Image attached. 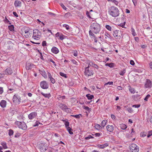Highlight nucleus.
I'll use <instances>...</instances> for the list:
<instances>
[{
    "label": "nucleus",
    "mask_w": 152,
    "mask_h": 152,
    "mask_svg": "<svg viewBox=\"0 0 152 152\" xmlns=\"http://www.w3.org/2000/svg\"><path fill=\"white\" fill-rule=\"evenodd\" d=\"M1 145L3 146V147L4 149H7V144L6 142H2Z\"/></svg>",
    "instance_id": "obj_36"
},
{
    "label": "nucleus",
    "mask_w": 152,
    "mask_h": 152,
    "mask_svg": "<svg viewBox=\"0 0 152 152\" xmlns=\"http://www.w3.org/2000/svg\"><path fill=\"white\" fill-rule=\"evenodd\" d=\"M64 124L66 128L69 127V123L68 121H65V122L64 123Z\"/></svg>",
    "instance_id": "obj_44"
},
{
    "label": "nucleus",
    "mask_w": 152,
    "mask_h": 152,
    "mask_svg": "<svg viewBox=\"0 0 152 152\" xmlns=\"http://www.w3.org/2000/svg\"><path fill=\"white\" fill-rule=\"evenodd\" d=\"M114 37L116 39H120L122 37V34L120 31L118 30H115L113 31V34Z\"/></svg>",
    "instance_id": "obj_9"
},
{
    "label": "nucleus",
    "mask_w": 152,
    "mask_h": 152,
    "mask_svg": "<svg viewBox=\"0 0 152 152\" xmlns=\"http://www.w3.org/2000/svg\"><path fill=\"white\" fill-rule=\"evenodd\" d=\"M83 108L84 109H85L86 110L88 111L89 112H90L91 111V109L89 108L88 107L86 106H83Z\"/></svg>",
    "instance_id": "obj_29"
},
{
    "label": "nucleus",
    "mask_w": 152,
    "mask_h": 152,
    "mask_svg": "<svg viewBox=\"0 0 152 152\" xmlns=\"http://www.w3.org/2000/svg\"><path fill=\"white\" fill-rule=\"evenodd\" d=\"M15 124L20 129L25 130L27 129V126L25 123L23 122L15 121Z\"/></svg>",
    "instance_id": "obj_3"
},
{
    "label": "nucleus",
    "mask_w": 152,
    "mask_h": 152,
    "mask_svg": "<svg viewBox=\"0 0 152 152\" xmlns=\"http://www.w3.org/2000/svg\"><path fill=\"white\" fill-rule=\"evenodd\" d=\"M8 28L11 31H13L14 30V26L13 25H11L10 26H9Z\"/></svg>",
    "instance_id": "obj_38"
},
{
    "label": "nucleus",
    "mask_w": 152,
    "mask_h": 152,
    "mask_svg": "<svg viewBox=\"0 0 152 152\" xmlns=\"http://www.w3.org/2000/svg\"><path fill=\"white\" fill-rule=\"evenodd\" d=\"M50 81H51V82L53 83L54 84L55 82V80L54 78H53V77L50 79Z\"/></svg>",
    "instance_id": "obj_53"
},
{
    "label": "nucleus",
    "mask_w": 152,
    "mask_h": 152,
    "mask_svg": "<svg viewBox=\"0 0 152 152\" xmlns=\"http://www.w3.org/2000/svg\"><path fill=\"white\" fill-rule=\"evenodd\" d=\"M129 90L130 92L132 94H134L135 92V90L134 88H132L130 86H128Z\"/></svg>",
    "instance_id": "obj_25"
},
{
    "label": "nucleus",
    "mask_w": 152,
    "mask_h": 152,
    "mask_svg": "<svg viewBox=\"0 0 152 152\" xmlns=\"http://www.w3.org/2000/svg\"><path fill=\"white\" fill-rule=\"evenodd\" d=\"M94 137L91 135H89L88 137H85V139L86 140H89L91 138H93Z\"/></svg>",
    "instance_id": "obj_40"
},
{
    "label": "nucleus",
    "mask_w": 152,
    "mask_h": 152,
    "mask_svg": "<svg viewBox=\"0 0 152 152\" xmlns=\"http://www.w3.org/2000/svg\"><path fill=\"white\" fill-rule=\"evenodd\" d=\"M109 15L112 17H115L119 15V11L118 8L115 7H110L108 10Z\"/></svg>",
    "instance_id": "obj_2"
},
{
    "label": "nucleus",
    "mask_w": 152,
    "mask_h": 152,
    "mask_svg": "<svg viewBox=\"0 0 152 152\" xmlns=\"http://www.w3.org/2000/svg\"><path fill=\"white\" fill-rule=\"evenodd\" d=\"M13 132H14L13 131L12 129H10L9 130V133H8L9 135L10 136L12 135L13 134Z\"/></svg>",
    "instance_id": "obj_37"
},
{
    "label": "nucleus",
    "mask_w": 152,
    "mask_h": 152,
    "mask_svg": "<svg viewBox=\"0 0 152 152\" xmlns=\"http://www.w3.org/2000/svg\"><path fill=\"white\" fill-rule=\"evenodd\" d=\"M126 110H127L130 113H132L133 112V110L132 109L131 107H128L126 109Z\"/></svg>",
    "instance_id": "obj_34"
},
{
    "label": "nucleus",
    "mask_w": 152,
    "mask_h": 152,
    "mask_svg": "<svg viewBox=\"0 0 152 152\" xmlns=\"http://www.w3.org/2000/svg\"><path fill=\"white\" fill-rule=\"evenodd\" d=\"M105 27L106 29H107L109 31H111L112 30V28L109 25H106Z\"/></svg>",
    "instance_id": "obj_32"
},
{
    "label": "nucleus",
    "mask_w": 152,
    "mask_h": 152,
    "mask_svg": "<svg viewBox=\"0 0 152 152\" xmlns=\"http://www.w3.org/2000/svg\"><path fill=\"white\" fill-rule=\"evenodd\" d=\"M41 34L40 31L38 29H35L33 30V37L34 39H39Z\"/></svg>",
    "instance_id": "obj_6"
},
{
    "label": "nucleus",
    "mask_w": 152,
    "mask_h": 152,
    "mask_svg": "<svg viewBox=\"0 0 152 152\" xmlns=\"http://www.w3.org/2000/svg\"><path fill=\"white\" fill-rule=\"evenodd\" d=\"M6 105V102L4 100H2L0 103V105L3 108L5 107Z\"/></svg>",
    "instance_id": "obj_21"
},
{
    "label": "nucleus",
    "mask_w": 152,
    "mask_h": 152,
    "mask_svg": "<svg viewBox=\"0 0 152 152\" xmlns=\"http://www.w3.org/2000/svg\"><path fill=\"white\" fill-rule=\"evenodd\" d=\"M48 76L50 79L52 77L50 73L49 72L48 73Z\"/></svg>",
    "instance_id": "obj_58"
},
{
    "label": "nucleus",
    "mask_w": 152,
    "mask_h": 152,
    "mask_svg": "<svg viewBox=\"0 0 152 152\" xmlns=\"http://www.w3.org/2000/svg\"><path fill=\"white\" fill-rule=\"evenodd\" d=\"M107 121L106 120H103L101 123V125L103 127H104L106 124Z\"/></svg>",
    "instance_id": "obj_30"
},
{
    "label": "nucleus",
    "mask_w": 152,
    "mask_h": 152,
    "mask_svg": "<svg viewBox=\"0 0 152 152\" xmlns=\"http://www.w3.org/2000/svg\"><path fill=\"white\" fill-rule=\"evenodd\" d=\"M152 135V130L149 131L148 132V134L147 135V137H149Z\"/></svg>",
    "instance_id": "obj_49"
},
{
    "label": "nucleus",
    "mask_w": 152,
    "mask_h": 152,
    "mask_svg": "<svg viewBox=\"0 0 152 152\" xmlns=\"http://www.w3.org/2000/svg\"><path fill=\"white\" fill-rule=\"evenodd\" d=\"M37 113L35 112H32L28 115V117L29 119L32 120L37 116Z\"/></svg>",
    "instance_id": "obj_13"
},
{
    "label": "nucleus",
    "mask_w": 152,
    "mask_h": 152,
    "mask_svg": "<svg viewBox=\"0 0 152 152\" xmlns=\"http://www.w3.org/2000/svg\"><path fill=\"white\" fill-rule=\"evenodd\" d=\"M22 32L23 33H25L26 34L24 36L26 38L31 36V31L30 30L29 28H25L22 30Z\"/></svg>",
    "instance_id": "obj_5"
},
{
    "label": "nucleus",
    "mask_w": 152,
    "mask_h": 152,
    "mask_svg": "<svg viewBox=\"0 0 152 152\" xmlns=\"http://www.w3.org/2000/svg\"><path fill=\"white\" fill-rule=\"evenodd\" d=\"M48 14L51 16H55L56 15V14L50 12H48Z\"/></svg>",
    "instance_id": "obj_55"
},
{
    "label": "nucleus",
    "mask_w": 152,
    "mask_h": 152,
    "mask_svg": "<svg viewBox=\"0 0 152 152\" xmlns=\"http://www.w3.org/2000/svg\"><path fill=\"white\" fill-rule=\"evenodd\" d=\"M3 92V90L2 87H0V94H2Z\"/></svg>",
    "instance_id": "obj_62"
},
{
    "label": "nucleus",
    "mask_w": 152,
    "mask_h": 152,
    "mask_svg": "<svg viewBox=\"0 0 152 152\" xmlns=\"http://www.w3.org/2000/svg\"><path fill=\"white\" fill-rule=\"evenodd\" d=\"M106 66H108L110 67H112L113 66V63H110V64L107 63L106 64Z\"/></svg>",
    "instance_id": "obj_41"
},
{
    "label": "nucleus",
    "mask_w": 152,
    "mask_h": 152,
    "mask_svg": "<svg viewBox=\"0 0 152 152\" xmlns=\"http://www.w3.org/2000/svg\"><path fill=\"white\" fill-rule=\"evenodd\" d=\"M125 22H124V23H121L120 24L119 26H120L121 27L123 28H125V27H124L125 25Z\"/></svg>",
    "instance_id": "obj_51"
},
{
    "label": "nucleus",
    "mask_w": 152,
    "mask_h": 152,
    "mask_svg": "<svg viewBox=\"0 0 152 152\" xmlns=\"http://www.w3.org/2000/svg\"><path fill=\"white\" fill-rule=\"evenodd\" d=\"M82 116L81 114H79L78 115H75L74 116V117L77 118H80V116Z\"/></svg>",
    "instance_id": "obj_52"
},
{
    "label": "nucleus",
    "mask_w": 152,
    "mask_h": 152,
    "mask_svg": "<svg viewBox=\"0 0 152 152\" xmlns=\"http://www.w3.org/2000/svg\"><path fill=\"white\" fill-rule=\"evenodd\" d=\"M60 75L62 77H64L65 78L67 77L66 75L62 72H60L59 73Z\"/></svg>",
    "instance_id": "obj_42"
},
{
    "label": "nucleus",
    "mask_w": 152,
    "mask_h": 152,
    "mask_svg": "<svg viewBox=\"0 0 152 152\" xmlns=\"http://www.w3.org/2000/svg\"><path fill=\"white\" fill-rule=\"evenodd\" d=\"M66 128L70 134H73V132L72 131V129L70 128V127H69Z\"/></svg>",
    "instance_id": "obj_28"
},
{
    "label": "nucleus",
    "mask_w": 152,
    "mask_h": 152,
    "mask_svg": "<svg viewBox=\"0 0 152 152\" xmlns=\"http://www.w3.org/2000/svg\"><path fill=\"white\" fill-rule=\"evenodd\" d=\"M34 65L31 64L30 62H28L26 63V68L27 70H29L31 69Z\"/></svg>",
    "instance_id": "obj_19"
},
{
    "label": "nucleus",
    "mask_w": 152,
    "mask_h": 152,
    "mask_svg": "<svg viewBox=\"0 0 152 152\" xmlns=\"http://www.w3.org/2000/svg\"><path fill=\"white\" fill-rule=\"evenodd\" d=\"M13 14L16 17H18V15L17 14V13L16 12H13Z\"/></svg>",
    "instance_id": "obj_64"
},
{
    "label": "nucleus",
    "mask_w": 152,
    "mask_h": 152,
    "mask_svg": "<svg viewBox=\"0 0 152 152\" xmlns=\"http://www.w3.org/2000/svg\"><path fill=\"white\" fill-rule=\"evenodd\" d=\"M84 74L86 76H91L93 75V71L92 70L89 69V65L85 68Z\"/></svg>",
    "instance_id": "obj_8"
},
{
    "label": "nucleus",
    "mask_w": 152,
    "mask_h": 152,
    "mask_svg": "<svg viewBox=\"0 0 152 152\" xmlns=\"http://www.w3.org/2000/svg\"><path fill=\"white\" fill-rule=\"evenodd\" d=\"M89 29V34L90 36L95 37L94 34H97L99 33L101 29V26L97 23H93L91 24Z\"/></svg>",
    "instance_id": "obj_1"
},
{
    "label": "nucleus",
    "mask_w": 152,
    "mask_h": 152,
    "mask_svg": "<svg viewBox=\"0 0 152 152\" xmlns=\"http://www.w3.org/2000/svg\"><path fill=\"white\" fill-rule=\"evenodd\" d=\"M72 111L71 109L70 108H68L67 107L66 108V109L64 111L67 113H70Z\"/></svg>",
    "instance_id": "obj_33"
},
{
    "label": "nucleus",
    "mask_w": 152,
    "mask_h": 152,
    "mask_svg": "<svg viewBox=\"0 0 152 152\" xmlns=\"http://www.w3.org/2000/svg\"><path fill=\"white\" fill-rule=\"evenodd\" d=\"M12 100L13 102L16 104H20L21 102V99L20 96L15 94L13 96Z\"/></svg>",
    "instance_id": "obj_7"
},
{
    "label": "nucleus",
    "mask_w": 152,
    "mask_h": 152,
    "mask_svg": "<svg viewBox=\"0 0 152 152\" xmlns=\"http://www.w3.org/2000/svg\"><path fill=\"white\" fill-rule=\"evenodd\" d=\"M152 83L151 80L149 79H147L145 84V87L147 88H150L151 87Z\"/></svg>",
    "instance_id": "obj_14"
},
{
    "label": "nucleus",
    "mask_w": 152,
    "mask_h": 152,
    "mask_svg": "<svg viewBox=\"0 0 152 152\" xmlns=\"http://www.w3.org/2000/svg\"><path fill=\"white\" fill-rule=\"evenodd\" d=\"M63 26L64 27L66 28V29L67 30H68L69 29V26L68 25L64 24L63 25Z\"/></svg>",
    "instance_id": "obj_43"
},
{
    "label": "nucleus",
    "mask_w": 152,
    "mask_h": 152,
    "mask_svg": "<svg viewBox=\"0 0 152 152\" xmlns=\"http://www.w3.org/2000/svg\"><path fill=\"white\" fill-rule=\"evenodd\" d=\"M113 84V82L112 81L108 82L104 84V86H106L107 85H110Z\"/></svg>",
    "instance_id": "obj_46"
},
{
    "label": "nucleus",
    "mask_w": 152,
    "mask_h": 152,
    "mask_svg": "<svg viewBox=\"0 0 152 152\" xmlns=\"http://www.w3.org/2000/svg\"><path fill=\"white\" fill-rule=\"evenodd\" d=\"M89 66H92L94 67L97 69L99 68V66L97 65L94 64L92 62H90L88 64Z\"/></svg>",
    "instance_id": "obj_22"
},
{
    "label": "nucleus",
    "mask_w": 152,
    "mask_h": 152,
    "mask_svg": "<svg viewBox=\"0 0 152 152\" xmlns=\"http://www.w3.org/2000/svg\"><path fill=\"white\" fill-rule=\"evenodd\" d=\"M21 4V2L20 1L16 0L15 1L14 5L16 7H20Z\"/></svg>",
    "instance_id": "obj_18"
},
{
    "label": "nucleus",
    "mask_w": 152,
    "mask_h": 152,
    "mask_svg": "<svg viewBox=\"0 0 152 152\" xmlns=\"http://www.w3.org/2000/svg\"><path fill=\"white\" fill-rule=\"evenodd\" d=\"M39 124H41L38 121H37L35 123V124L33 125L34 126H38Z\"/></svg>",
    "instance_id": "obj_48"
},
{
    "label": "nucleus",
    "mask_w": 152,
    "mask_h": 152,
    "mask_svg": "<svg viewBox=\"0 0 152 152\" xmlns=\"http://www.w3.org/2000/svg\"><path fill=\"white\" fill-rule=\"evenodd\" d=\"M40 73L44 78H46L47 77L46 73L44 70H40Z\"/></svg>",
    "instance_id": "obj_23"
},
{
    "label": "nucleus",
    "mask_w": 152,
    "mask_h": 152,
    "mask_svg": "<svg viewBox=\"0 0 152 152\" xmlns=\"http://www.w3.org/2000/svg\"><path fill=\"white\" fill-rule=\"evenodd\" d=\"M131 31L132 34L133 36H135L137 35L136 33L135 32L134 29L132 28H131Z\"/></svg>",
    "instance_id": "obj_35"
},
{
    "label": "nucleus",
    "mask_w": 152,
    "mask_h": 152,
    "mask_svg": "<svg viewBox=\"0 0 152 152\" xmlns=\"http://www.w3.org/2000/svg\"><path fill=\"white\" fill-rule=\"evenodd\" d=\"M88 99L89 100H91L94 97V96L93 95H91L89 94H88L86 95Z\"/></svg>",
    "instance_id": "obj_26"
},
{
    "label": "nucleus",
    "mask_w": 152,
    "mask_h": 152,
    "mask_svg": "<svg viewBox=\"0 0 152 152\" xmlns=\"http://www.w3.org/2000/svg\"><path fill=\"white\" fill-rule=\"evenodd\" d=\"M38 147L41 152H44L47 150L48 146L45 143H41L39 144Z\"/></svg>",
    "instance_id": "obj_4"
},
{
    "label": "nucleus",
    "mask_w": 152,
    "mask_h": 152,
    "mask_svg": "<svg viewBox=\"0 0 152 152\" xmlns=\"http://www.w3.org/2000/svg\"><path fill=\"white\" fill-rule=\"evenodd\" d=\"M40 86L42 88L44 89H47L49 87V85L45 81H42L40 83Z\"/></svg>",
    "instance_id": "obj_11"
},
{
    "label": "nucleus",
    "mask_w": 152,
    "mask_h": 152,
    "mask_svg": "<svg viewBox=\"0 0 152 152\" xmlns=\"http://www.w3.org/2000/svg\"><path fill=\"white\" fill-rule=\"evenodd\" d=\"M130 63L132 65H134L135 64L134 61L132 60L130 61Z\"/></svg>",
    "instance_id": "obj_60"
},
{
    "label": "nucleus",
    "mask_w": 152,
    "mask_h": 152,
    "mask_svg": "<svg viewBox=\"0 0 152 152\" xmlns=\"http://www.w3.org/2000/svg\"><path fill=\"white\" fill-rule=\"evenodd\" d=\"M104 36H105V38L107 39V37L110 38V35L107 33L105 32L104 34Z\"/></svg>",
    "instance_id": "obj_45"
},
{
    "label": "nucleus",
    "mask_w": 152,
    "mask_h": 152,
    "mask_svg": "<svg viewBox=\"0 0 152 152\" xmlns=\"http://www.w3.org/2000/svg\"><path fill=\"white\" fill-rule=\"evenodd\" d=\"M50 62H52V63H53V64H54V65L55 66H56V63H55V61H53V60L52 59H50Z\"/></svg>",
    "instance_id": "obj_61"
},
{
    "label": "nucleus",
    "mask_w": 152,
    "mask_h": 152,
    "mask_svg": "<svg viewBox=\"0 0 152 152\" xmlns=\"http://www.w3.org/2000/svg\"><path fill=\"white\" fill-rule=\"evenodd\" d=\"M51 52L55 54H57L59 52L58 49L56 47H53L51 50Z\"/></svg>",
    "instance_id": "obj_16"
},
{
    "label": "nucleus",
    "mask_w": 152,
    "mask_h": 152,
    "mask_svg": "<svg viewBox=\"0 0 152 152\" xmlns=\"http://www.w3.org/2000/svg\"><path fill=\"white\" fill-rule=\"evenodd\" d=\"M95 127L97 129H100L101 126L99 124H97L95 126Z\"/></svg>",
    "instance_id": "obj_56"
},
{
    "label": "nucleus",
    "mask_w": 152,
    "mask_h": 152,
    "mask_svg": "<svg viewBox=\"0 0 152 152\" xmlns=\"http://www.w3.org/2000/svg\"><path fill=\"white\" fill-rule=\"evenodd\" d=\"M46 45V42L45 41H43L42 42V45L45 46Z\"/></svg>",
    "instance_id": "obj_63"
},
{
    "label": "nucleus",
    "mask_w": 152,
    "mask_h": 152,
    "mask_svg": "<svg viewBox=\"0 0 152 152\" xmlns=\"http://www.w3.org/2000/svg\"><path fill=\"white\" fill-rule=\"evenodd\" d=\"M151 96V95L149 94L147 95L144 98V100L145 101H147L148 100V99Z\"/></svg>",
    "instance_id": "obj_47"
},
{
    "label": "nucleus",
    "mask_w": 152,
    "mask_h": 152,
    "mask_svg": "<svg viewBox=\"0 0 152 152\" xmlns=\"http://www.w3.org/2000/svg\"><path fill=\"white\" fill-rule=\"evenodd\" d=\"M56 37H58L59 39L61 40H63L64 39L66 38L67 37V36H65L63 35L61 33L58 32L56 34Z\"/></svg>",
    "instance_id": "obj_12"
},
{
    "label": "nucleus",
    "mask_w": 152,
    "mask_h": 152,
    "mask_svg": "<svg viewBox=\"0 0 152 152\" xmlns=\"http://www.w3.org/2000/svg\"><path fill=\"white\" fill-rule=\"evenodd\" d=\"M41 94H42V95L43 96L45 97L46 98H49L50 96V94H45L43 92H41Z\"/></svg>",
    "instance_id": "obj_27"
},
{
    "label": "nucleus",
    "mask_w": 152,
    "mask_h": 152,
    "mask_svg": "<svg viewBox=\"0 0 152 152\" xmlns=\"http://www.w3.org/2000/svg\"><path fill=\"white\" fill-rule=\"evenodd\" d=\"M90 13L89 12L87 11L86 12V15H87V17L89 18H91V17L90 15Z\"/></svg>",
    "instance_id": "obj_57"
},
{
    "label": "nucleus",
    "mask_w": 152,
    "mask_h": 152,
    "mask_svg": "<svg viewBox=\"0 0 152 152\" xmlns=\"http://www.w3.org/2000/svg\"><path fill=\"white\" fill-rule=\"evenodd\" d=\"M114 127L112 125H107L106 126V128L108 131L109 132H112L114 130Z\"/></svg>",
    "instance_id": "obj_15"
},
{
    "label": "nucleus",
    "mask_w": 152,
    "mask_h": 152,
    "mask_svg": "<svg viewBox=\"0 0 152 152\" xmlns=\"http://www.w3.org/2000/svg\"><path fill=\"white\" fill-rule=\"evenodd\" d=\"M140 104H135V105H132V107H134L135 108H139L140 107Z\"/></svg>",
    "instance_id": "obj_54"
},
{
    "label": "nucleus",
    "mask_w": 152,
    "mask_h": 152,
    "mask_svg": "<svg viewBox=\"0 0 152 152\" xmlns=\"http://www.w3.org/2000/svg\"><path fill=\"white\" fill-rule=\"evenodd\" d=\"M58 106L61 110L64 111L65 110L67 107L65 104H63L61 103H59Z\"/></svg>",
    "instance_id": "obj_20"
},
{
    "label": "nucleus",
    "mask_w": 152,
    "mask_h": 152,
    "mask_svg": "<svg viewBox=\"0 0 152 152\" xmlns=\"http://www.w3.org/2000/svg\"><path fill=\"white\" fill-rule=\"evenodd\" d=\"M126 72V70L125 69H124L123 71H121L120 73L119 74L121 76L124 75V73Z\"/></svg>",
    "instance_id": "obj_39"
},
{
    "label": "nucleus",
    "mask_w": 152,
    "mask_h": 152,
    "mask_svg": "<svg viewBox=\"0 0 152 152\" xmlns=\"http://www.w3.org/2000/svg\"><path fill=\"white\" fill-rule=\"evenodd\" d=\"M109 145L108 143L107 142H105L104 144L102 145L99 144L97 145V146L98 148H104L108 146Z\"/></svg>",
    "instance_id": "obj_17"
},
{
    "label": "nucleus",
    "mask_w": 152,
    "mask_h": 152,
    "mask_svg": "<svg viewBox=\"0 0 152 152\" xmlns=\"http://www.w3.org/2000/svg\"><path fill=\"white\" fill-rule=\"evenodd\" d=\"M120 127L123 130L126 129L127 128L126 125L124 124H121Z\"/></svg>",
    "instance_id": "obj_31"
},
{
    "label": "nucleus",
    "mask_w": 152,
    "mask_h": 152,
    "mask_svg": "<svg viewBox=\"0 0 152 152\" xmlns=\"http://www.w3.org/2000/svg\"><path fill=\"white\" fill-rule=\"evenodd\" d=\"M130 149L132 152H138L139 151L138 147L135 144H132L130 147Z\"/></svg>",
    "instance_id": "obj_10"
},
{
    "label": "nucleus",
    "mask_w": 152,
    "mask_h": 152,
    "mask_svg": "<svg viewBox=\"0 0 152 152\" xmlns=\"http://www.w3.org/2000/svg\"><path fill=\"white\" fill-rule=\"evenodd\" d=\"M60 5L61 7L63 8V9L65 10H66L67 9L64 6L63 4L62 3H61L60 4Z\"/></svg>",
    "instance_id": "obj_50"
},
{
    "label": "nucleus",
    "mask_w": 152,
    "mask_h": 152,
    "mask_svg": "<svg viewBox=\"0 0 152 152\" xmlns=\"http://www.w3.org/2000/svg\"><path fill=\"white\" fill-rule=\"evenodd\" d=\"M6 72H7L8 74L10 75L12 73V70L11 68H7L5 70Z\"/></svg>",
    "instance_id": "obj_24"
},
{
    "label": "nucleus",
    "mask_w": 152,
    "mask_h": 152,
    "mask_svg": "<svg viewBox=\"0 0 152 152\" xmlns=\"http://www.w3.org/2000/svg\"><path fill=\"white\" fill-rule=\"evenodd\" d=\"M73 55L75 56H76L77 55V52L76 51H74L73 52Z\"/></svg>",
    "instance_id": "obj_59"
}]
</instances>
